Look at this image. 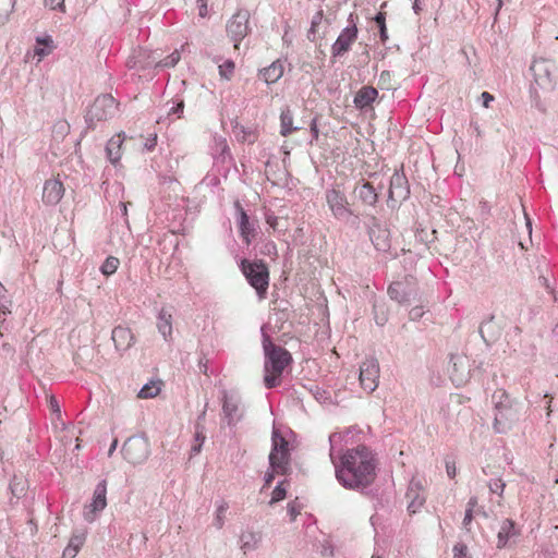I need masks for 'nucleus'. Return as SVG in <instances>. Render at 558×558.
Returning <instances> with one entry per match:
<instances>
[{
	"mask_svg": "<svg viewBox=\"0 0 558 558\" xmlns=\"http://www.w3.org/2000/svg\"><path fill=\"white\" fill-rule=\"evenodd\" d=\"M266 246L272 248L275 255H277V246L274 242L268 243Z\"/></svg>",
	"mask_w": 558,
	"mask_h": 558,
	"instance_id": "obj_58",
	"label": "nucleus"
},
{
	"mask_svg": "<svg viewBox=\"0 0 558 558\" xmlns=\"http://www.w3.org/2000/svg\"><path fill=\"white\" fill-rule=\"evenodd\" d=\"M157 327L166 341L172 338V314L169 310L162 307L158 315Z\"/></svg>",
	"mask_w": 558,
	"mask_h": 558,
	"instance_id": "obj_21",
	"label": "nucleus"
},
{
	"mask_svg": "<svg viewBox=\"0 0 558 558\" xmlns=\"http://www.w3.org/2000/svg\"><path fill=\"white\" fill-rule=\"evenodd\" d=\"M498 4H497V12L501 9L502 7V0H497Z\"/></svg>",
	"mask_w": 558,
	"mask_h": 558,
	"instance_id": "obj_61",
	"label": "nucleus"
},
{
	"mask_svg": "<svg viewBox=\"0 0 558 558\" xmlns=\"http://www.w3.org/2000/svg\"><path fill=\"white\" fill-rule=\"evenodd\" d=\"M117 108L116 99L108 94L98 96L87 111L89 122L110 118Z\"/></svg>",
	"mask_w": 558,
	"mask_h": 558,
	"instance_id": "obj_6",
	"label": "nucleus"
},
{
	"mask_svg": "<svg viewBox=\"0 0 558 558\" xmlns=\"http://www.w3.org/2000/svg\"><path fill=\"white\" fill-rule=\"evenodd\" d=\"M218 69L220 77L230 81L233 76L235 64L231 60H226Z\"/></svg>",
	"mask_w": 558,
	"mask_h": 558,
	"instance_id": "obj_33",
	"label": "nucleus"
},
{
	"mask_svg": "<svg viewBox=\"0 0 558 558\" xmlns=\"http://www.w3.org/2000/svg\"><path fill=\"white\" fill-rule=\"evenodd\" d=\"M371 239L377 251L387 252L390 248L389 231L387 229H373Z\"/></svg>",
	"mask_w": 558,
	"mask_h": 558,
	"instance_id": "obj_24",
	"label": "nucleus"
},
{
	"mask_svg": "<svg viewBox=\"0 0 558 558\" xmlns=\"http://www.w3.org/2000/svg\"><path fill=\"white\" fill-rule=\"evenodd\" d=\"M323 17H324L323 10H319L318 12H316V14L313 16L312 22H311V29H310L311 33H316L317 27L320 25V23L323 21Z\"/></svg>",
	"mask_w": 558,
	"mask_h": 558,
	"instance_id": "obj_43",
	"label": "nucleus"
},
{
	"mask_svg": "<svg viewBox=\"0 0 558 558\" xmlns=\"http://www.w3.org/2000/svg\"><path fill=\"white\" fill-rule=\"evenodd\" d=\"M180 52L173 51L171 54L166 57L163 60H161L158 65L163 68H171L174 66L180 61Z\"/></svg>",
	"mask_w": 558,
	"mask_h": 558,
	"instance_id": "obj_38",
	"label": "nucleus"
},
{
	"mask_svg": "<svg viewBox=\"0 0 558 558\" xmlns=\"http://www.w3.org/2000/svg\"><path fill=\"white\" fill-rule=\"evenodd\" d=\"M276 475H278L277 472H275L272 470V468H270V470L265 474V483H264L263 489L267 488L271 485Z\"/></svg>",
	"mask_w": 558,
	"mask_h": 558,
	"instance_id": "obj_47",
	"label": "nucleus"
},
{
	"mask_svg": "<svg viewBox=\"0 0 558 558\" xmlns=\"http://www.w3.org/2000/svg\"><path fill=\"white\" fill-rule=\"evenodd\" d=\"M241 270L248 283L256 290L259 298H264L269 286V270L263 260L242 259Z\"/></svg>",
	"mask_w": 558,
	"mask_h": 558,
	"instance_id": "obj_4",
	"label": "nucleus"
},
{
	"mask_svg": "<svg viewBox=\"0 0 558 558\" xmlns=\"http://www.w3.org/2000/svg\"><path fill=\"white\" fill-rule=\"evenodd\" d=\"M199 450H201V445H199L198 447H195V448H194V451H195V452H199Z\"/></svg>",
	"mask_w": 558,
	"mask_h": 558,
	"instance_id": "obj_63",
	"label": "nucleus"
},
{
	"mask_svg": "<svg viewBox=\"0 0 558 558\" xmlns=\"http://www.w3.org/2000/svg\"><path fill=\"white\" fill-rule=\"evenodd\" d=\"M11 304V301L7 296V289L0 282V314H8L10 313L9 306Z\"/></svg>",
	"mask_w": 558,
	"mask_h": 558,
	"instance_id": "obj_37",
	"label": "nucleus"
},
{
	"mask_svg": "<svg viewBox=\"0 0 558 558\" xmlns=\"http://www.w3.org/2000/svg\"><path fill=\"white\" fill-rule=\"evenodd\" d=\"M488 487L492 493L498 494L500 497H502L505 488H506V483L502 480L498 478V480L492 481L489 483Z\"/></svg>",
	"mask_w": 558,
	"mask_h": 558,
	"instance_id": "obj_40",
	"label": "nucleus"
},
{
	"mask_svg": "<svg viewBox=\"0 0 558 558\" xmlns=\"http://www.w3.org/2000/svg\"><path fill=\"white\" fill-rule=\"evenodd\" d=\"M266 222L269 225V227H271L275 230L278 226V217L274 215H268L266 217Z\"/></svg>",
	"mask_w": 558,
	"mask_h": 558,
	"instance_id": "obj_51",
	"label": "nucleus"
},
{
	"mask_svg": "<svg viewBox=\"0 0 558 558\" xmlns=\"http://www.w3.org/2000/svg\"><path fill=\"white\" fill-rule=\"evenodd\" d=\"M45 5L50 10H59L65 13V0H45Z\"/></svg>",
	"mask_w": 558,
	"mask_h": 558,
	"instance_id": "obj_41",
	"label": "nucleus"
},
{
	"mask_svg": "<svg viewBox=\"0 0 558 558\" xmlns=\"http://www.w3.org/2000/svg\"><path fill=\"white\" fill-rule=\"evenodd\" d=\"M424 314V311H423V307L421 306H415L413 307L411 311H410V318L412 320H417L420 319Z\"/></svg>",
	"mask_w": 558,
	"mask_h": 558,
	"instance_id": "obj_48",
	"label": "nucleus"
},
{
	"mask_svg": "<svg viewBox=\"0 0 558 558\" xmlns=\"http://www.w3.org/2000/svg\"><path fill=\"white\" fill-rule=\"evenodd\" d=\"M478 501L476 497H471L468 501L466 509H471L474 511L475 507L477 506Z\"/></svg>",
	"mask_w": 558,
	"mask_h": 558,
	"instance_id": "obj_55",
	"label": "nucleus"
},
{
	"mask_svg": "<svg viewBox=\"0 0 558 558\" xmlns=\"http://www.w3.org/2000/svg\"><path fill=\"white\" fill-rule=\"evenodd\" d=\"M356 38L357 27L355 25L345 27L331 47L332 56H343L350 50L351 45L356 40Z\"/></svg>",
	"mask_w": 558,
	"mask_h": 558,
	"instance_id": "obj_12",
	"label": "nucleus"
},
{
	"mask_svg": "<svg viewBox=\"0 0 558 558\" xmlns=\"http://www.w3.org/2000/svg\"><path fill=\"white\" fill-rule=\"evenodd\" d=\"M531 70L535 82L543 88H551L555 84V64L546 59L534 61Z\"/></svg>",
	"mask_w": 558,
	"mask_h": 558,
	"instance_id": "obj_9",
	"label": "nucleus"
},
{
	"mask_svg": "<svg viewBox=\"0 0 558 558\" xmlns=\"http://www.w3.org/2000/svg\"><path fill=\"white\" fill-rule=\"evenodd\" d=\"M374 20L379 27L380 40L383 43H385L388 39L387 27H386V13L380 11L375 16Z\"/></svg>",
	"mask_w": 558,
	"mask_h": 558,
	"instance_id": "obj_36",
	"label": "nucleus"
},
{
	"mask_svg": "<svg viewBox=\"0 0 558 558\" xmlns=\"http://www.w3.org/2000/svg\"><path fill=\"white\" fill-rule=\"evenodd\" d=\"M376 459L365 446L348 449L336 466L338 481L347 488H365L376 477Z\"/></svg>",
	"mask_w": 558,
	"mask_h": 558,
	"instance_id": "obj_1",
	"label": "nucleus"
},
{
	"mask_svg": "<svg viewBox=\"0 0 558 558\" xmlns=\"http://www.w3.org/2000/svg\"><path fill=\"white\" fill-rule=\"evenodd\" d=\"M293 113L289 107H286L280 112V134L284 137L290 136L299 128L293 126Z\"/></svg>",
	"mask_w": 558,
	"mask_h": 558,
	"instance_id": "obj_26",
	"label": "nucleus"
},
{
	"mask_svg": "<svg viewBox=\"0 0 558 558\" xmlns=\"http://www.w3.org/2000/svg\"><path fill=\"white\" fill-rule=\"evenodd\" d=\"M446 471H447V474L450 478H453L456 476V473H457V469H456V465L454 463H447L446 464Z\"/></svg>",
	"mask_w": 558,
	"mask_h": 558,
	"instance_id": "obj_52",
	"label": "nucleus"
},
{
	"mask_svg": "<svg viewBox=\"0 0 558 558\" xmlns=\"http://www.w3.org/2000/svg\"><path fill=\"white\" fill-rule=\"evenodd\" d=\"M262 535L259 532L252 530L244 531L240 536L241 549L246 553L257 547Z\"/></svg>",
	"mask_w": 558,
	"mask_h": 558,
	"instance_id": "obj_27",
	"label": "nucleus"
},
{
	"mask_svg": "<svg viewBox=\"0 0 558 558\" xmlns=\"http://www.w3.org/2000/svg\"><path fill=\"white\" fill-rule=\"evenodd\" d=\"M16 0H0V23L3 24L8 21L10 14L13 12Z\"/></svg>",
	"mask_w": 558,
	"mask_h": 558,
	"instance_id": "obj_32",
	"label": "nucleus"
},
{
	"mask_svg": "<svg viewBox=\"0 0 558 558\" xmlns=\"http://www.w3.org/2000/svg\"><path fill=\"white\" fill-rule=\"evenodd\" d=\"M183 108H184V102L180 101V102L177 104L175 107H173L171 109V113H181L183 111Z\"/></svg>",
	"mask_w": 558,
	"mask_h": 558,
	"instance_id": "obj_56",
	"label": "nucleus"
},
{
	"mask_svg": "<svg viewBox=\"0 0 558 558\" xmlns=\"http://www.w3.org/2000/svg\"><path fill=\"white\" fill-rule=\"evenodd\" d=\"M124 142L123 133L113 135L107 144L106 150L111 163L117 165L121 159V149Z\"/></svg>",
	"mask_w": 558,
	"mask_h": 558,
	"instance_id": "obj_19",
	"label": "nucleus"
},
{
	"mask_svg": "<svg viewBox=\"0 0 558 558\" xmlns=\"http://www.w3.org/2000/svg\"><path fill=\"white\" fill-rule=\"evenodd\" d=\"M518 534L519 531L515 527L514 521L511 519H505L501 522L497 534V547L504 548L508 544L509 539Z\"/></svg>",
	"mask_w": 558,
	"mask_h": 558,
	"instance_id": "obj_18",
	"label": "nucleus"
},
{
	"mask_svg": "<svg viewBox=\"0 0 558 558\" xmlns=\"http://www.w3.org/2000/svg\"><path fill=\"white\" fill-rule=\"evenodd\" d=\"M266 362H265V385L267 388H274L279 385L280 377L291 362L290 353L281 347L274 344L269 337L263 341Z\"/></svg>",
	"mask_w": 558,
	"mask_h": 558,
	"instance_id": "obj_2",
	"label": "nucleus"
},
{
	"mask_svg": "<svg viewBox=\"0 0 558 558\" xmlns=\"http://www.w3.org/2000/svg\"><path fill=\"white\" fill-rule=\"evenodd\" d=\"M469 379V372L462 371L460 372L458 368V364H453V369L451 372V380L456 384V386L464 385Z\"/></svg>",
	"mask_w": 558,
	"mask_h": 558,
	"instance_id": "obj_35",
	"label": "nucleus"
},
{
	"mask_svg": "<svg viewBox=\"0 0 558 558\" xmlns=\"http://www.w3.org/2000/svg\"><path fill=\"white\" fill-rule=\"evenodd\" d=\"M122 453L130 463H141L147 458V445L138 438H130L124 442Z\"/></svg>",
	"mask_w": 558,
	"mask_h": 558,
	"instance_id": "obj_11",
	"label": "nucleus"
},
{
	"mask_svg": "<svg viewBox=\"0 0 558 558\" xmlns=\"http://www.w3.org/2000/svg\"><path fill=\"white\" fill-rule=\"evenodd\" d=\"M378 92L372 86H363L354 97L356 108L363 109L371 106L377 98Z\"/></svg>",
	"mask_w": 558,
	"mask_h": 558,
	"instance_id": "obj_20",
	"label": "nucleus"
},
{
	"mask_svg": "<svg viewBox=\"0 0 558 558\" xmlns=\"http://www.w3.org/2000/svg\"><path fill=\"white\" fill-rule=\"evenodd\" d=\"M250 15L246 11H238L227 24V33L234 41V49H239L241 40L248 33Z\"/></svg>",
	"mask_w": 558,
	"mask_h": 558,
	"instance_id": "obj_7",
	"label": "nucleus"
},
{
	"mask_svg": "<svg viewBox=\"0 0 558 558\" xmlns=\"http://www.w3.org/2000/svg\"><path fill=\"white\" fill-rule=\"evenodd\" d=\"M36 43L38 47L35 48L34 53L38 57V61H41L43 58L50 54L54 49L51 36L38 37Z\"/></svg>",
	"mask_w": 558,
	"mask_h": 558,
	"instance_id": "obj_28",
	"label": "nucleus"
},
{
	"mask_svg": "<svg viewBox=\"0 0 558 558\" xmlns=\"http://www.w3.org/2000/svg\"><path fill=\"white\" fill-rule=\"evenodd\" d=\"M235 206L239 210V231L245 244L248 245L255 236L256 231L254 226L250 222V218L241 204L236 203Z\"/></svg>",
	"mask_w": 558,
	"mask_h": 558,
	"instance_id": "obj_16",
	"label": "nucleus"
},
{
	"mask_svg": "<svg viewBox=\"0 0 558 558\" xmlns=\"http://www.w3.org/2000/svg\"><path fill=\"white\" fill-rule=\"evenodd\" d=\"M327 204L337 218L344 217L349 214V203L344 193L337 189H331L326 192Z\"/></svg>",
	"mask_w": 558,
	"mask_h": 558,
	"instance_id": "obj_13",
	"label": "nucleus"
},
{
	"mask_svg": "<svg viewBox=\"0 0 558 558\" xmlns=\"http://www.w3.org/2000/svg\"><path fill=\"white\" fill-rule=\"evenodd\" d=\"M269 465L280 475H286L290 469L289 442L277 430L272 433V448L269 453Z\"/></svg>",
	"mask_w": 558,
	"mask_h": 558,
	"instance_id": "obj_5",
	"label": "nucleus"
},
{
	"mask_svg": "<svg viewBox=\"0 0 558 558\" xmlns=\"http://www.w3.org/2000/svg\"><path fill=\"white\" fill-rule=\"evenodd\" d=\"M288 512H289V514H290V517H291V520H292V521H293V520H295V518H296V517L299 515V513H300V512L296 510V508H295L293 505H291V504H289V505H288Z\"/></svg>",
	"mask_w": 558,
	"mask_h": 558,
	"instance_id": "obj_54",
	"label": "nucleus"
},
{
	"mask_svg": "<svg viewBox=\"0 0 558 558\" xmlns=\"http://www.w3.org/2000/svg\"><path fill=\"white\" fill-rule=\"evenodd\" d=\"M284 73V63L280 59L274 61L270 65L259 70V77L266 84H274L278 82Z\"/></svg>",
	"mask_w": 558,
	"mask_h": 558,
	"instance_id": "obj_17",
	"label": "nucleus"
},
{
	"mask_svg": "<svg viewBox=\"0 0 558 558\" xmlns=\"http://www.w3.org/2000/svg\"><path fill=\"white\" fill-rule=\"evenodd\" d=\"M198 3V15L205 17L208 14L207 0H197Z\"/></svg>",
	"mask_w": 558,
	"mask_h": 558,
	"instance_id": "obj_45",
	"label": "nucleus"
},
{
	"mask_svg": "<svg viewBox=\"0 0 558 558\" xmlns=\"http://www.w3.org/2000/svg\"><path fill=\"white\" fill-rule=\"evenodd\" d=\"M229 509L227 501H221L216 509L215 525L217 529H221L225 524L226 512Z\"/></svg>",
	"mask_w": 558,
	"mask_h": 558,
	"instance_id": "obj_34",
	"label": "nucleus"
},
{
	"mask_svg": "<svg viewBox=\"0 0 558 558\" xmlns=\"http://www.w3.org/2000/svg\"><path fill=\"white\" fill-rule=\"evenodd\" d=\"M162 383L160 380H151L143 386L137 397L141 399L155 398L161 391Z\"/></svg>",
	"mask_w": 558,
	"mask_h": 558,
	"instance_id": "obj_29",
	"label": "nucleus"
},
{
	"mask_svg": "<svg viewBox=\"0 0 558 558\" xmlns=\"http://www.w3.org/2000/svg\"><path fill=\"white\" fill-rule=\"evenodd\" d=\"M85 537L84 535H73L70 538L69 546L75 548L80 551L81 547L84 545Z\"/></svg>",
	"mask_w": 558,
	"mask_h": 558,
	"instance_id": "obj_44",
	"label": "nucleus"
},
{
	"mask_svg": "<svg viewBox=\"0 0 558 558\" xmlns=\"http://www.w3.org/2000/svg\"><path fill=\"white\" fill-rule=\"evenodd\" d=\"M310 128H311V133H312L313 140L317 142L319 138L317 118H314L312 120Z\"/></svg>",
	"mask_w": 558,
	"mask_h": 558,
	"instance_id": "obj_46",
	"label": "nucleus"
},
{
	"mask_svg": "<svg viewBox=\"0 0 558 558\" xmlns=\"http://www.w3.org/2000/svg\"><path fill=\"white\" fill-rule=\"evenodd\" d=\"M472 520H473V510L465 509V514H464V519H463V526L465 529H469V525L471 524Z\"/></svg>",
	"mask_w": 558,
	"mask_h": 558,
	"instance_id": "obj_50",
	"label": "nucleus"
},
{
	"mask_svg": "<svg viewBox=\"0 0 558 558\" xmlns=\"http://www.w3.org/2000/svg\"><path fill=\"white\" fill-rule=\"evenodd\" d=\"M78 550H76L75 548L73 547H70L69 545L65 547V549L63 550V554H62V558H75V556L77 555Z\"/></svg>",
	"mask_w": 558,
	"mask_h": 558,
	"instance_id": "obj_49",
	"label": "nucleus"
},
{
	"mask_svg": "<svg viewBox=\"0 0 558 558\" xmlns=\"http://www.w3.org/2000/svg\"><path fill=\"white\" fill-rule=\"evenodd\" d=\"M122 206H123V215L126 216L128 215L126 204L122 203Z\"/></svg>",
	"mask_w": 558,
	"mask_h": 558,
	"instance_id": "obj_60",
	"label": "nucleus"
},
{
	"mask_svg": "<svg viewBox=\"0 0 558 558\" xmlns=\"http://www.w3.org/2000/svg\"><path fill=\"white\" fill-rule=\"evenodd\" d=\"M482 98H483V105L486 108L489 106V102L494 100V97L487 92H484L482 94Z\"/></svg>",
	"mask_w": 558,
	"mask_h": 558,
	"instance_id": "obj_53",
	"label": "nucleus"
},
{
	"mask_svg": "<svg viewBox=\"0 0 558 558\" xmlns=\"http://www.w3.org/2000/svg\"><path fill=\"white\" fill-rule=\"evenodd\" d=\"M107 483L106 481H101L94 490L93 501L89 506L90 512L96 513L101 511L107 506Z\"/></svg>",
	"mask_w": 558,
	"mask_h": 558,
	"instance_id": "obj_22",
	"label": "nucleus"
},
{
	"mask_svg": "<svg viewBox=\"0 0 558 558\" xmlns=\"http://www.w3.org/2000/svg\"><path fill=\"white\" fill-rule=\"evenodd\" d=\"M413 8H414V10H415V11H417V10H418L417 0H415Z\"/></svg>",
	"mask_w": 558,
	"mask_h": 558,
	"instance_id": "obj_62",
	"label": "nucleus"
},
{
	"mask_svg": "<svg viewBox=\"0 0 558 558\" xmlns=\"http://www.w3.org/2000/svg\"><path fill=\"white\" fill-rule=\"evenodd\" d=\"M371 558H381V557H380V556H375V555H374V556H372Z\"/></svg>",
	"mask_w": 558,
	"mask_h": 558,
	"instance_id": "obj_64",
	"label": "nucleus"
},
{
	"mask_svg": "<svg viewBox=\"0 0 558 558\" xmlns=\"http://www.w3.org/2000/svg\"><path fill=\"white\" fill-rule=\"evenodd\" d=\"M117 444H118V440L114 439L112 445H111V447H110V449H109V454H111L113 452V450L117 448Z\"/></svg>",
	"mask_w": 558,
	"mask_h": 558,
	"instance_id": "obj_59",
	"label": "nucleus"
},
{
	"mask_svg": "<svg viewBox=\"0 0 558 558\" xmlns=\"http://www.w3.org/2000/svg\"><path fill=\"white\" fill-rule=\"evenodd\" d=\"M119 265H120L119 258H117L114 256H109L106 258V260L101 265L100 271L105 276L113 275L117 271Z\"/></svg>",
	"mask_w": 558,
	"mask_h": 558,
	"instance_id": "obj_31",
	"label": "nucleus"
},
{
	"mask_svg": "<svg viewBox=\"0 0 558 558\" xmlns=\"http://www.w3.org/2000/svg\"><path fill=\"white\" fill-rule=\"evenodd\" d=\"M422 487L418 483H415L412 481L410 483V487L407 493V497L411 499L408 509L410 512L415 513L418 508H421L425 501V498L420 495L418 490H421Z\"/></svg>",
	"mask_w": 558,
	"mask_h": 558,
	"instance_id": "obj_25",
	"label": "nucleus"
},
{
	"mask_svg": "<svg viewBox=\"0 0 558 558\" xmlns=\"http://www.w3.org/2000/svg\"><path fill=\"white\" fill-rule=\"evenodd\" d=\"M453 558H468V547L462 543L453 546Z\"/></svg>",
	"mask_w": 558,
	"mask_h": 558,
	"instance_id": "obj_42",
	"label": "nucleus"
},
{
	"mask_svg": "<svg viewBox=\"0 0 558 558\" xmlns=\"http://www.w3.org/2000/svg\"><path fill=\"white\" fill-rule=\"evenodd\" d=\"M111 339L118 351L124 352L130 349L134 342V336L129 327L117 326L113 328Z\"/></svg>",
	"mask_w": 558,
	"mask_h": 558,
	"instance_id": "obj_15",
	"label": "nucleus"
},
{
	"mask_svg": "<svg viewBox=\"0 0 558 558\" xmlns=\"http://www.w3.org/2000/svg\"><path fill=\"white\" fill-rule=\"evenodd\" d=\"M65 187L59 178H51L45 181L41 201L46 206H56L61 202Z\"/></svg>",
	"mask_w": 558,
	"mask_h": 558,
	"instance_id": "obj_10",
	"label": "nucleus"
},
{
	"mask_svg": "<svg viewBox=\"0 0 558 558\" xmlns=\"http://www.w3.org/2000/svg\"><path fill=\"white\" fill-rule=\"evenodd\" d=\"M50 407H51L52 410L59 411L58 402H57V400L53 397H51V399H50Z\"/></svg>",
	"mask_w": 558,
	"mask_h": 558,
	"instance_id": "obj_57",
	"label": "nucleus"
},
{
	"mask_svg": "<svg viewBox=\"0 0 558 558\" xmlns=\"http://www.w3.org/2000/svg\"><path fill=\"white\" fill-rule=\"evenodd\" d=\"M388 294L399 303H410L416 295V290L409 283L397 281L389 286Z\"/></svg>",
	"mask_w": 558,
	"mask_h": 558,
	"instance_id": "obj_14",
	"label": "nucleus"
},
{
	"mask_svg": "<svg viewBox=\"0 0 558 558\" xmlns=\"http://www.w3.org/2000/svg\"><path fill=\"white\" fill-rule=\"evenodd\" d=\"M495 401L494 430L498 434H505L511 429L518 420L517 410L512 407L508 393L502 390H496L493 395Z\"/></svg>",
	"mask_w": 558,
	"mask_h": 558,
	"instance_id": "obj_3",
	"label": "nucleus"
},
{
	"mask_svg": "<svg viewBox=\"0 0 558 558\" xmlns=\"http://www.w3.org/2000/svg\"><path fill=\"white\" fill-rule=\"evenodd\" d=\"M379 365L377 360L368 359L360 367V384L367 391L373 392L378 386Z\"/></svg>",
	"mask_w": 558,
	"mask_h": 558,
	"instance_id": "obj_8",
	"label": "nucleus"
},
{
	"mask_svg": "<svg viewBox=\"0 0 558 558\" xmlns=\"http://www.w3.org/2000/svg\"><path fill=\"white\" fill-rule=\"evenodd\" d=\"M223 412L229 417V422L231 423L235 418V414L238 412V405L232 401L226 399L223 402Z\"/></svg>",
	"mask_w": 558,
	"mask_h": 558,
	"instance_id": "obj_39",
	"label": "nucleus"
},
{
	"mask_svg": "<svg viewBox=\"0 0 558 558\" xmlns=\"http://www.w3.org/2000/svg\"><path fill=\"white\" fill-rule=\"evenodd\" d=\"M357 197L368 206H373L377 203L378 196L374 186L369 182H364L355 187Z\"/></svg>",
	"mask_w": 558,
	"mask_h": 558,
	"instance_id": "obj_23",
	"label": "nucleus"
},
{
	"mask_svg": "<svg viewBox=\"0 0 558 558\" xmlns=\"http://www.w3.org/2000/svg\"><path fill=\"white\" fill-rule=\"evenodd\" d=\"M287 481L280 482L271 493V498L269 500V505L272 506L281 500H283L287 496Z\"/></svg>",
	"mask_w": 558,
	"mask_h": 558,
	"instance_id": "obj_30",
	"label": "nucleus"
}]
</instances>
